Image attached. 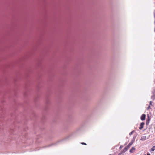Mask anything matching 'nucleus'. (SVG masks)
<instances>
[{"label": "nucleus", "instance_id": "obj_1", "mask_svg": "<svg viewBox=\"0 0 155 155\" xmlns=\"http://www.w3.org/2000/svg\"><path fill=\"white\" fill-rule=\"evenodd\" d=\"M129 147L127 146H126L124 149L122 151V153H124L126 152L129 148Z\"/></svg>", "mask_w": 155, "mask_h": 155}, {"label": "nucleus", "instance_id": "obj_2", "mask_svg": "<svg viewBox=\"0 0 155 155\" xmlns=\"http://www.w3.org/2000/svg\"><path fill=\"white\" fill-rule=\"evenodd\" d=\"M146 115L144 114H142L140 117V119L142 120H145Z\"/></svg>", "mask_w": 155, "mask_h": 155}, {"label": "nucleus", "instance_id": "obj_3", "mask_svg": "<svg viewBox=\"0 0 155 155\" xmlns=\"http://www.w3.org/2000/svg\"><path fill=\"white\" fill-rule=\"evenodd\" d=\"M144 124V123L143 122L141 123L140 124V127H139V129L141 130L143 129V126Z\"/></svg>", "mask_w": 155, "mask_h": 155}, {"label": "nucleus", "instance_id": "obj_4", "mask_svg": "<svg viewBox=\"0 0 155 155\" xmlns=\"http://www.w3.org/2000/svg\"><path fill=\"white\" fill-rule=\"evenodd\" d=\"M146 136H142L141 139H140V140H142V141H144L146 139Z\"/></svg>", "mask_w": 155, "mask_h": 155}, {"label": "nucleus", "instance_id": "obj_5", "mask_svg": "<svg viewBox=\"0 0 155 155\" xmlns=\"http://www.w3.org/2000/svg\"><path fill=\"white\" fill-rule=\"evenodd\" d=\"M135 150V148L134 147H132V148H131V149H130V153H132L133 152V151L134 150Z\"/></svg>", "mask_w": 155, "mask_h": 155}, {"label": "nucleus", "instance_id": "obj_6", "mask_svg": "<svg viewBox=\"0 0 155 155\" xmlns=\"http://www.w3.org/2000/svg\"><path fill=\"white\" fill-rule=\"evenodd\" d=\"M147 116L148 117V119L146 121V124H147L148 123H149V121L150 120V119L149 118V115L148 114L147 115Z\"/></svg>", "mask_w": 155, "mask_h": 155}, {"label": "nucleus", "instance_id": "obj_7", "mask_svg": "<svg viewBox=\"0 0 155 155\" xmlns=\"http://www.w3.org/2000/svg\"><path fill=\"white\" fill-rule=\"evenodd\" d=\"M133 143V142L131 141L129 144H128V145L127 146L128 147H129L130 148V147L132 145Z\"/></svg>", "mask_w": 155, "mask_h": 155}, {"label": "nucleus", "instance_id": "obj_8", "mask_svg": "<svg viewBox=\"0 0 155 155\" xmlns=\"http://www.w3.org/2000/svg\"><path fill=\"white\" fill-rule=\"evenodd\" d=\"M151 99L154 100L155 99V96L154 95H152L151 96Z\"/></svg>", "mask_w": 155, "mask_h": 155}, {"label": "nucleus", "instance_id": "obj_9", "mask_svg": "<svg viewBox=\"0 0 155 155\" xmlns=\"http://www.w3.org/2000/svg\"><path fill=\"white\" fill-rule=\"evenodd\" d=\"M154 150H155V146H153L151 149V151H153Z\"/></svg>", "mask_w": 155, "mask_h": 155}, {"label": "nucleus", "instance_id": "obj_10", "mask_svg": "<svg viewBox=\"0 0 155 155\" xmlns=\"http://www.w3.org/2000/svg\"><path fill=\"white\" fill-rule=\"evenodd\" d=\"M134 132V130H133V131H132V132H130V133H129V135H132V134H133V133Z\"/></svg>", "mask_w": 155, "mask_h": 155}, {"label": "nucleus", "instance_id": "obj_11", "mask_svg": "<svg viewBox=\"0 0 155 155\" xmlns=\"http://www.w3.org/2000/svg\"><path fill=\"white\" fill-rule=\"evenodd\" d=\"M81 144L82 145H86V144L85 143H84V142H82V143H81Z\"/></svg>", "mask_w": 155, "mask_h": 155}, {"label": "nucleus", "instance_id": "obj_12", "mask_svg": "<svg viewBox=\"0 0 155 155\" xmlns=\"http://www.w3.org/2000/svg\"><path fill=\"white\" fill-rule=\"evenodd\" d=\"M152 101H150V105H152Z\"/></svg>", "mask_w": 155, "mask_h": 155}, {"label": "nucleus", "instance_id": "obj_13", "mask_svg": "<svg viewBox=\"0 0 155 155\" xmlns=\"http://www.w3.org/2000/svg\"><path fill=\"white\" fill-rule=\"evenodd\" d=\"M150 108V106H149L148 107H147V109H149Z\"/></svg>", "mask_w": 155, "mask_h": 155}, {"label": "nucleus", "instance_id": "obj_14", "mask_svg": "<svg viewBox=\"0 0 155 155\" xmlns=\"http://www.w3.org/2000/svg\"><path fill=\"white\" fill-rule=\"evenodd\" d=\"M122 153V152L120 153H119V154H118V155H121L122 153Z\"/></svg>", "mask_w": 155, "mask_h": 155}, {"label": "nucleus", "instance_id": "obj_15", "mask_svg": "<svg viewBox=\"0 0 155 155\" xmlns=\"http://www.w3.org/2000/svg\"><path fill=\"white\" fill-rule=\"evenodd\" d=\"M147 155H150V154L149 153H148L147 154Z\"/></svg>", "mask_w": 155, "mask_h": 155}, {"label": "nucleus", "instance_id": "obj_16", "mask_svg": "<svg viewBox=\"0 0 155 155\" xmlns=\"http://www.w3.org/2000/svg\"><path fill=\"white\" fill-rule=\"evenodd\" d=\"M122 147L121 146H120V148H121Z\"/></svg>", "mask_w": 155, "mask_h": 155}]
</instances>
